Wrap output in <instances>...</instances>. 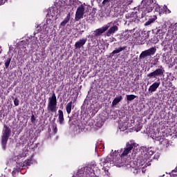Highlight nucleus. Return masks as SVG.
<instances>
[{"label": "nucleus", "mask_w": 177, "mask_h": 177, "mask_svg": "<svg viewBox=\"0 0 177 177\" xmlns=\"http://www.w3.org/2000/svg\"><path fill=\"white\" fill-rule=\"evenodd\" d=\"M132 158L136 157V154L140 151V153L137 157V162L139 164V167L146 168L151 165V156L156 153L154 148L150 147L147 148L146 147H139V145L132 141H130L126 144V147L124 148L122 154V157H126L131 151Z\"/></svg>", "instance_id": "nucleus-1"}, {"label": "nucleus", "mask_w": 177, "mask_h": 177, "mask_svg": "<svg viewBox=\"0 0 177 177\" xmlns=\"http://www.w3.org/2000/svg\"><path fill=\"white\" fill-rule=\"evenodd\" d=\"M78 5H81V1L79 0H56L54 6L50 8L48 15H50L52 17L59 19L62 12H65L68 10L73 13L74 6L75 8Z\"/></svg>", "instance_id": "nucleus-2"}, {"label": "nucleus", "mask_w": 177, "mask_h": 177, "mask_svg": "<svg viewBox=\"0 0 177 177\" xmlns=\"http://www.w3.org/2000/svg\"><path fill=\"white\" fill-rule=\"evenodd\" d=\"M151 12H153V0H142L138 12H133L126 15V17L129 23H138L143 21L142 19H146L147 13Z\"/></svg>", "instance_id": "nucleus-3"}, {"label": "nucleus", "mask_w": 177, "mask_h": 177, "mask_svg": "<svg viewBox=\"0 0 177 177\" xmlns=\"http://www.w3.org/2000/svg\"><path fill=\"white\" fill-rule=\"evenodd\" d=\"M122 151V149L115 151L113 156L111 153L110 156H107L104 159L102 162L103 165H106V164L110 162L111 164H114L115 167H118L119 168L121 167H124V165H127V162L125 161V158L122 156L120 153Z\"/></svg>", "instance_id": "nucleus-4"}, {"label": "nucleus", "mask_w": 177, "mask_h": 177, "mask_svg": "<svg viewBox=\"0 0 177 177\" xmlns=\"http://www.w3.org/2000/svg\"><path fill=\"white\" fill-rule=\"evenodd\" d=\"M93 167H96V165L93 164L90 167L80 169L75 176L73 177H97L92 169Z\"/></svg>", "instance_id": "nucleus-5"}, {"label": "nucleus", "mask_w": 177, "mask_h": 177, "mask_svg": "<svg viewBox=\"0 0 177 177\" xmlns=\"http://www.w3.org/2000/svg\"><path fill=\"white\" fill-rule=\"evenodd\" d=\"M113 24V22L108 23L105 25H104L102 27L96 29L95 30L93 31V33L91 35H88L87 37L88 38H92L93 39H96L97 37H101L102 34H104L109 28H110V26Z\"/></svg>", "instance_id": "nucleus-6"}, {"label": "nucleus", "mask_w": 177, "mask_h": 177, "mask_svg": "<svg viewBox=\"0 0 177 177\" xmlns=\"http://www.w3.org/2000/svg\"><path fill=\"white\" fill-rule=\"evenodd\" d=\"M47 110L49 113H56L57 111V99L55 93L48 98Z\"/></svg>", "instance_id": "nucleus-7"}, {"label": "nucleus", "mask_w": 177, "mask_h": 177, "mask_svg": "<svg viewBox=\"0 0 177 177\" xmlns=\"http://www.w3.org/2000/svg\"><path fill=\"white\" fill-rule=\"evenodd\" d=\"M37 38L35 37V39H33L31 41V39L30 37H27L26 39H24L19 42V48L22 49H26V46H27V45H30L31 49H35V48H37Z\"/></svg>", "instance_id": "nucleus-8"}, {"label": "nucleus", "mask_w": 177, "mask_h": 177, "mask_svg": "<svg viewBox=\"0 0 177 177\" xmlns=\"http://www.w3.org/2000/svg\"><path fill=\"white\" fill-rule=\"evenodd\" d=\"M164 68L162 66H160V68H157L153 72L147 75L148 80H158L160 77H162L164 75Z\"/></svg>", "instance_id": "nucleus-9"}, {"label": "nucleus", "mask_w": 177, "mask_h": 177, "mask_svg": "<svg viewBox=\"0 0 177 177\" xmlns=\"http://www.w3.org/2000/svg\"><path fill=\"white\" fill-rule=\"evenodd\" d=\"M10 129L6 126H4V129L3 130V136L1 139L3 150H6V143H8L9 136H10Z\"/></svg>", "instance_id": "nucleus-10"}, {"label": "nucleus", "mask_w": 177, "mask_h": 177, "mask_svg": "<svg viewBox=\"0 0 177 177\" xmlns=\"http://www.w3.org/2000/svg\"><path fill=\"white\" fill-rule=\"evenodd\" d=\"M109 23H112L110 25V27L109 28V29L108 30H106V32H105V35L106 37H111V35H114V34H115V32H117V31H118V26L119 24H117L118 23V20H115L114 21H111Z\"/></svg>", "instance_id": "nucleus-11"}, {"label": "nucleus", "mask_w": 177, "mask_h": 177, "mask_svg": "<svg viewBox=\"0 0 177 177\" xmlns=\"http://www.w3.org/2000/svg\"><path fill=\"white\" fill-rule=\"evenodd\" d=\"M85 12V8L83 5H80L76 10L75 20V21H80L81 19H84V13Z\"/></svg>", "instance_id": "nucleus-12"}, {"label": "nucleus", "mask_w": 177, "mask_h": 177, "mask_svg": "<svg viewBox=\"0 0 177 177\" xmlns=\"http://www.w3.org/2000/svg\"><path fill=\"white\" fill-rule=\"evenodd\" d=\"M156 52H157L156 47H151L148 50L142 51L140 55V59H145V57H147V56H153Z\"/></svg>", "instance_id": "nucleus-13"}, {"label": "nucleus", "mask_w": 177, "mask_h": 177, "mask_svg": "<svg viewBox=\"0 0 177 177\" xmlns=\"http://www.w3.org/2000/svg\"><path fill=\"white\" fill-rule=\"evenodd\" d=\"M127 0H118L117 1V5L118 7L115 8V12H117L113 15L114 17H118V15L120 16V12L124 9V5H125V2Z\"/></svg>", "instance_id": "nucleus-14"}, {"label": "nucleus", "mask_w": 177, "mask_h": 177, "mask_svg": "<svg viewBox=\"0 0 177 177\" xmlns=\"http://www.w3.org/2000/svg\"><path fill=\"white\" fill-rule=\"evenodd\" d=\"M37 32H41V34H52V30H49L48 25L44 24L41 26L37 27Z\"/></svg>", "instance_id": "nucleus-15"}, {"label": "nucleus", "mask_w": 177, "mask_h": 177, "mask_svg": "<svg viewBox=\"0 0 177 177\" xmlns=\"http://www.w3.org/2000/svg\"><path fill=\"white\" fill-rule=\"evenodd\" d=\"M52 7H50L48 9V13H47V19H46V23L44 24H46V26H47V28H48L49 30H50V27L53 26V21H52V19H54L55 20H57V19L55 18V17H52L50 15H49V12H50V8Z\"/></svg>", "instance_id": "nucleus-16"}, {"label": "nucleus", "mask_w": 177, "mask_h": 177, "mask_svg": "<svg viewBox=\"0 0 177 177\" xmlns=\"http://www.w3.org/2000/svg\"><path fill=\"white\" fill-rule=\"evenodd\" d=\"M86 41H88V39L85 38L76 41L75 44V49H81V48H82L85 44H86Z\"/></svg>", "instance_id": "nucleus-17"}, {"label": "nucleus", "mask_w": 177, "mask_h": 177, "mask_svg": "<svg viewBox=\"0 0 177 177\" xmlns=\"http://www.w3.org/2000/svg\"><path fill=\"white\" fill-rule=\"evenodd\" d=\"M160 84L161 83L160 82H154L153 84H151L149 86L148 89L149 93H153V92H156V91H157V89L158 88V86H160Z\"/></svg>", "instance_id": "nucleus-18"}, {"label": "nucleus", "mask_w": 177, "mask_h": 177, "mask_svg": "<svg viewBox=\"0 0 177 177\" xmlns=\"http://www.w3.org/2000/svg\"><path fill=\"white\" fill-rule=\"evenodd\" d=\"M66 12H68V15H66L64 21L60 24V26H62V27H65L66 24H67V23L70 21V19H71V11H70L69 10H66Z\"/></svg>", "instance_id": "nucleus-19"}, {"label": "nucleus", "mask_w": 177, "mask_h": 177, "mask_svg": "<svg viewBox=\"0 0 177 177\" xmlns=\"http://www.w3.org/2000/svg\"><path fill=\"white\" fill-rule=\"evenodd\" d=\"M104 121H106L104 118L98 116L96 119L95 126H97V128H102L103 127V124H104Z\"/></svg>", "instance_id": "nucleus-20"}, {"label": "nucleus", "mask_w": 177, "mask_h": 177, "mask_svg": "<svg viewBox=\"0 0 177 177\" xmlns=\"http://www.w3.org/2000/svg\"><path fill=\"white\" fill-rule=\"evenodd\" d=\"M132 2H133V0H126V1L124 2L125 5H123V9L120 10V12H118V15L120 16H122V15H124V12H125V10H127L128 6L131 5V3H132Z\"/></svg>", "instance_id": "nucleus-21"}, {"label": "nucleus", "mask_w": 177, "mask_h": 177, "mask_svg": "<svg viewBox=\"0 0 177 177\" xmlns=\"http://www.w3.org/2000/svg\"><path fill=\"white\" fill-rule=\"evenodd\" d=\"M57 122L60 125L64 124V114L63 113V111H58V119Z\"/></svg>", "instance_id": "nucleus-22"}, {"label": "nucleus", "mask_w": 177, "mask_h": 177, "mask_svg": "<svg viewBox=\"0 0 177 177\" xmlns=\"http://www.w3.org/2000/svg\"><path fill=\"white\" fill-rule=\"evenodd\" d=\"M153 33L156 34V35H158L159 34H165L167 32V28L159 27L156 29H154L152 30Z\"/></svg>", "instance_id": "nucleus-23"}, {"label": "nucleus", "mask_w": 177, "mask_h": 177, "mask_svg": "<svg viewBox=\"0 0 177 177\" xmlns=\"http://www.w3.org/2000/svg\"><path fill=\"white\" fill-rule=\"evenodd\" d=\"M161 45L164 47L165 50H167V49H171V48H172L171 42H169V40H167V38L162 42Z\"/></svg>", "instance_id": "nucleus-24"}, {"label": "nucleus", "mask_w": 177, "mask_h": 177, "mask_svg": "<svg viewBox=\"0 0 177 177\" xmlns=\"http://www.w3.org/2000/svg\"><path fill=\"white\" fill-rule=\"evenodd\" d=\"M157 20V17L155 15L153 17H151L148 19L147 22L145 23L144 26H149L153 24Z\"/></svg>", "instance_id": "nucleus-25"}, {"label": "nucleus", "mask_w": 177, "mask_h": 177, "mask_svg": "<svg viewBox=\"0 0 177 177\" xmlns=\"http://www.w3.org/2000/svg\"><path fill=\"white\" fill-rule=\"evenodd\" d=\"M127 49V46H122V47H119L118 48H115L111 53L112 56L113 55H116L117 53H120V52H122V50H125Z\"/></svg>", "instance_id": "nucleus-26"}, {"label": "nucleus", "mask_w": 177, "mask_h": 177, "mask_svg": "<svg viewBox=\"0 0 177 177\" xmlns=\"http://www.w3.org/2000/svg\"><path fill=\"white\" fill-rule=\"evenodd\" d=\"M119 129L124 132V131H127L128 129V122H122L119 125Z\"/></svg>", "instance_id": "nucleus-27"}, {"label": "nucleus", "mask_w": 177, "mask_h": 177, "mask_svg": "<svg viewBox=\"0 0 177 177\" xmlns=\"http://www.w3.org/2000/svg\"><path fill=\"white\" fill-rule=\"evenodd\" d=\"M73 107H74V106H73V102L72 101H71L70 102H68L66 104V110L67 114H70V113H71V109H73Z\"/></svg>", "instance_id": "nucleus-28"}, {"label": "nucleus", "mask_w": 177, "mask_h": 177, "mask_svg": "<svg viewBox=\"0 0 177 177\" xmlns=\"http://www.w3.org/2000/svg\"><path fill=\"white\" fill-rule=\"evenodd\" d=\"M122 100V97L120 95L119 97H115V99L112 102V106H117L120 102Z\"/></svg>", "instance_id": "nucleus-29"}, {"label": "nucleus", "mask_w": 177, "mask_h": 177, "mask_svg": "<svg viewBox=\"0 0 177 177\" xmlns=\"http://www.w3.org/2000/svg\"><path fill=\"white\" fill-rule=\"evenodd\" d=\"M126 98H127V102H132V100H134V99H136V95H127Z\"/></svg>", "instance_id": "nucleus-30"}, {"label": "nucleus", "mask_w": 177, "mask_h": 177, "mask_svg": "<svg viewBox=\"0 0 177 177\" xmlns=\"http://www.w3.org/2000/svg\"><path fill=\"white\" fill-rule=\"evenodd\" d=\"M152 5H153V9H154V6H155V8H156L155 10L156 12H160L161 7H160V6L158 4H154V2L153 1V0H152Z\"/></svg>", "instance_id": "nucleus-31"}, {"label": "nucleus", "mask_w": 177, "mask_h": 177, "mask_svg": "<svg viewBox=\"0 0 177 177\" xmlns=\"http://www.w3.org/2000/svg\"><path fill=\"white\" fill-rule=\"evenodd\" d=\"M10 62H12V58H8L5 62V67L6 68H9V66L10 65Z\"/></svg>", "instance_id": "nucleus-32"}, {"label": "nucleus", "mask_w": 177, "mask_h": 177, "mask_svg": "<svg viewBox=\"0 0 177 177\" xmlns=\"http://www.w3.org/2000/svg\"><path fill=\"white\" fill-rule=\"evenodd\" d=\"M158 41H160V39H158V37L157 36H153L151 39V44H158Z\"/></svg>", "instance_id": "nucleus-33"}, {"label": "nucleus", "mask_w": 177, "mask_h": 177, "mask_svg": "<svg viewBox=\"0 0 177 177\" xmlns=\"http://www.w3.org/2000/svg\"><path fill=\"white\" fill-rule=\"evenodd\" d=\"M20 171V168H19V167H17L16 169H14V170L12 171V176L16 177L17 174H19V171Z\"/></svg>", "instance_id": "nucleus-34"}, {"label": "nucleus", "mask_w": 177, "mask_h": 177, "mask_svg": "<svg viewBox=\"0 0 177 177\" xmlns=\"http://www.w3.org/2000/svg\"><path fill=\"white\" fill-rule=\"evenodd\" d=\"M53 131L55 134L57 133V124L56 123H53Z\"/></svg>", "instance_id": "nucleus-35"}, {"label": "nucleus", "mask_w": 177, "mask_h": 177, "mask_svg": "<svg viewBox=\"0 0 177 177\" xmlns=\"http://www.w3.org/2000/svg\"><path fill=\"white\" fill-rule=\"evenodd\" d=\"M173 46L176 50H177V37L176 39L173 41Z\"/></svg>", "instance_id": "nucleus-36"}, {"label": "nucleus", "mask_w": 177, "mask_h": 177, "mask_svg": "<svg viewBox=\"0 0 177 177\" xmlns=\"http://www.w3.org/2000/svg\"><path fill=\"white\" fill-rule=\"evenodd\" d=\"M171 176L174 177H177V167L176 168V169L171 171Z\"/></svg>", "instance_id": "nucleus-37"}, {"label": "nucleus", "mask_w": 177, "mask_h": 177, "mask_svg": "<svg viewBox=\"0 0 177 177\" xmlns=\"http://www.w3.org/2000/svg\"><path fill=\"white\" fill-rule=\"evenodd\" d=\"M30 164H31L30 160H28L24 162V165H26V167H30Z\"/></svg>", "instance_id": "nucleus-38"}, {"label": "nucleus", "mask_w": 177, "mask_h": 177, "mask_svg": "<svg viewBox=\"0 0 177 177\" xmlns=\"http://www.w3.org/2000/svg\"><path fill=\"white\" fill-rule=\"evenodd\" d=\"M19 99L15 98L14 100V104H15V106H19Z\"/></svg>", "instance_id": "nucleus-39"}, {"label": "nucleus", "mask_w": 177, "mask_h": 177, "mask_svg": "<svg viewBox=\"0 0 177 177\" xmlns=\"http://www.w3.org/2000/svg\"><path fill=\"white\" fill-rule=\"evenodd\" d=\"M30 120H31V122H32V124H35V116L34 115H31Z\"/></svg>", "instance_id": "nucleus-40"}, {"label": "nucleus", "mask_w": 177, "mask_h": 177, "mask_svg": "<svg viewBox=\"0 0 177 177\" xmlns=\"http://www.w3.org/2000/svg\"><path fill=\"white\" fill-rule=\"evenodd\" d=\"M164 35H165V34H159L157 35L158 39H162L164 38Z\"/></svg>", "instance_id": "nucleus-41"}, {"label": "nucleus", "mask_w": 177, "mask_h": 177, "mask_svg": "<svg viewBox=\"0 0 177 177\" xmlns=\"http://www.w3.org/2000/svg\"><path fill=\"white\" fill-rule=\"evenodd\" d=\"M109 2H111V0H104L102 3L103 5H109Z\"/></svg>", "instance_id": "nucleus-42"}, {"label": "nucleus", "mask_w": 177, "mask_h": 177, "mask_svg": "<svg viewBox=\"0 0 177 177\" xmlns=\"http://www.w3.org/2000/svg\"><path fill=\"white\" fill-rule=\"evenodd\" d=\"M157 64H158V58L154 59L153 66H157Z\"/></svg>", "instance_id": "nucleus-43"}, {"label": "nucleus", "mask_w": 177, "mask_h": 177, "mask_svg": "<svg viewBox=\"0 0 177 177\" xmlns=\"http://www.w3.org/2000/svg\"><path fill=\"white\" fill-rule=\"evenodd\" d=\"M6 1V0H0V6L1 5H3V3H5Z\"/></svg>", "instance_id": "nucleus-44"}, {"label": "nucleus", "mask_w": 177, "mask_h": 177, "mask_svg": "<svg viewBox=\"0 0 177 177\" xmlns=\"http://www.w3.org/2000/svg\"><path fill=\"white\" fill-rule=\"evenodd\" d=\"M142 124H138V131H140L141 129H142Z\"/></svg>", "instance_id": "nucleus-45"}, {"label": "nucleus", "mask_w": 177, "mask_h": 177, "mask_svg": "<svg viewBox=\"0 0 177 177\" xmlns=\"http://www.w3.org/2000/svg\"><path fill=\"white\" fill-rule=\"evenodd\" d=\"M149 37H150V35L148 32H147V35L145 36V38H149Z\"/></svg>", "instance_id": "nucleus-46"}, {"label": "nucleus", "mask_w": 177, "mask_h": 177, "mask_svg": "<svg viewBox=\"0 0 177 177\" xmlns=\"http://www.w3.org/2000/svg\"><path fill=\"white\" fill-rule=\"evenodd\" d=\"M95 114H96V111H93L91 115H95Z\"/></svg>", "instance_id": "nucleus-47"}, {"label": "nucleus", "mask_w": 177, "mask_h": 177, "mask_svg": "<svg viewBox=\"0 0 177 177\" xmlns=\"http://www.w3.org/2000/svg\"><path fill=\"white\" fill-rule=\"evenodd\" d=\"M138 172H139V170L135 169V171H133V174H138Z\"/></svg>", "instance_id": "nucleus-48"}, {"label": "nucleus", "mask_w": 177, "mask_h": 177, "mask_svg": "<svg viewBox=\"0 0 177 177\" xmlns=\"http://www.w3.org/2000/svg\"><path fill=\"white\" fill-rule=\"evenodd\" d=\"M94 108H95V106L93 105L90 106V109H94Z\"/></svg>", "instance_id": "nucleus-49"}, {"label": "nucleus", "mask_w": 177, "mask_h": 177, "mask_svg": "<svg viewBox=\"0 0 177 177\" xmlns=\"http://www.w3.org/2000/svg\"><path fill=\"white\" fill-rule=\"evenodd\" d=\"M95 150H97V145L95 146Z\"/></svg>", "instance_id": "nucleus-50"}, {"label": "nucleus", "mask_w": 177, "mask_h": 177, "mask_svg": "<svg viewBox=\"0 0 177 177\" xmlns=\"http://www.w3.org/2000/svg\"><path fill=\"white\" fill-rule=\"evenodd\" d=\"M9 50H12V47H10V48H9Z\"/></svg>", "instance_id": "nucleus-51"}, {"label": "nucleus", "mask_w": 177, "mask_h": 177, "mask_svg": "<svg viewBox=\"0 0 177 177\" xmlns=\"http://www.w3.org/2000/svg\"><path fill=\"white\" fill-rule=\"evenodd\" d=\"M162 142H163V143H166V142H167V141H166V140H163Z\"/></svg>", "instance_id": "nucleus-52"}, {"label": "nucleus", "mask_w": 177, "mask_h": 177, "mask_svg": "<svg viewBox=\"0 0 177 177\" xmlns=\"http://www.w3.org/2000/svg\"><path fill=\"white\" fill-rule=\"evenodd\" d=\"M71 121V118H69V122Z\"/></svg>", "instance_id": "nucleus-53"}, {"label": "nucleus", "mask_w": 177, "mask_h": 177, "mask_svg": "<svg viewBox=\"0 0 177 177\" xmlns=\"http://www.w3.org/2000/svg\"><path fill=\"white\" fill-rule=\"evenodd\" d=\"M168 11H169V13H171V11H169V10H168Z\"/></svg>", "instance_id": "nucleus-54"}]
</instances>
